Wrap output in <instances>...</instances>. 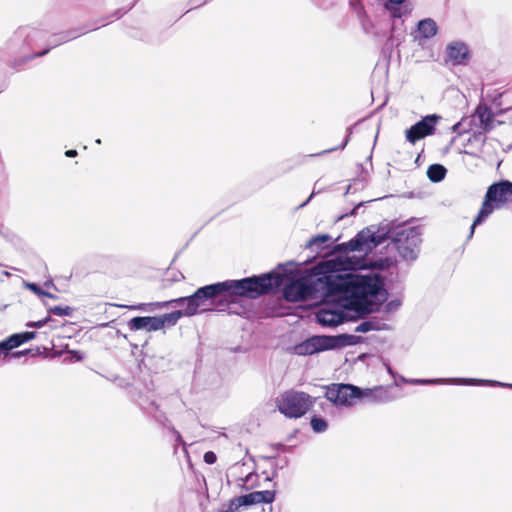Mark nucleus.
Instances as JSON below:
<instances>
[{
  "label": "nucleus",
  "instance_id": "nucleus-2",
  "mask_svg": "<svg viewBox=\"0 0 512 512\" xmlns=\"http://www.w3.org/2000/svg\"><path fill=\"white\" fill-rule=\"evenodd\" d=\"M282 278L279 274H264L262 276H254L241 280H229L201 287L188 297H180L164 302H154L149 304L138 305H117L118 307L128 308L131 310H144L146 306L150 310L162 309L172 304L185 305L184 315L193 316L197 313L212 310L219 297L228 303L229 313L239 314L237 310H233L231 305L237 296H247L255 298L261 294L268 293L274 287L281 285Z\"/></svg>",
  "mask_w": 512,
  "mask_h": 512
},
{
  "label": "nucleus",
  "instance_id": "nucleus-25",
  "mask_svg": "<svg viewBox=\"0 0 512 512\" xmlns=\"http://www.w3.org/2000/svg\"><path fill=\"white\" fill-rule=\"evenodd\" d=\"M329 240H330L329 235L321 234V235H317V236L311 238L310 241L308 242V245L310 247L315 246L317 248H322L323 244L327 243Z\"/></svg>",
  "mask_w": 512,
  "mask_h": 512
},
{
  "label": "nucleus",
  "instance_id": "nucleus-38",
  "mask_svg": "<svg viewBox=\"0 0 512 512\" xmlns=\"http://www.w3.org/2000/svg\"><path fill=\"white\" fill-rule=\"evenodd\" d=\"M48 51H49V50L47 49V50H45V51H43V52H41V53L36 54L35 56H43V55H45Z\"/></svg>",
  "mask_w": 512,
  "mask_h": 512
},
{
  "label": "nucleus",
  "instance_id": "nucleus-31",
  "mask_svg": "<svg viewBox=\"0 0 512 512\" xmlns=\"http://www.w3.org/2000/svg\"><path fill=\"white\" fill-rule=\"evenodd\" d=\"M350 134H351V128H348L347 130V136L345 138V140L343 141V143L339 146L340 149H344L346 147V145L348 144L349 142V137H350Z\"/></svg>",
  "mask_w": 512,
  "mask_h": 512
},
{
  "label": "nucleus",
  "instance_id": "nucleus-23",
  "mask_svg": "<svg viewBox=\"0 0 512 512\" xmlns=\"http://www.w3.org/2000/svg\"><path fill=\"white\" fill-rule=\"evenodd\" d=\"M258 479V475L255 473H248L244 478H240L237 483L238 486L243 487L245 489H252L256 487L258 484L256 480Z\"/></svg>",
  "mask_w": 512,
  "mask_h": 512
},
{
  "label": "nucleus",
  "instance_id": "nucleus-5",
  "mask_svg": "<svg viewBox=\"0 0 512 512\" xmlns=\"http://www.w3.org/2000/svg\"><path fill=\"white\" fill-rule=\"evenodd\" d=\"M313 404L312 397L301 391H285L276 398L278 410L288 418L302 417Z\"/></svg>",
  "mask_w": 512,
  "mask_h": 512
},
{
  "label": "nucleus",
  "instance_id": "nucleus-32",
  "mask_svg": "<svg viewBox=\"0 0 512 512\" xmlns=\"http://www.w3.org/2000/svg\"><path fill=\"white\" fill-rule=\"evenodd\" d=\"M173 433H174V435H175V437H176V441H177L178 443L182 444L183 446H185V443H184V441H183L182 436L180 435V433H179L178 431H176V430H174V431H173Z\"/></svg>",
  "mask_w": 512,
  "mask_h": 512
},
{
  "label": "nucleus",
  "instance_id": "nucleus-39",
  "mask_svg": "<svg viewBox=\"0 0 512 512\" xmlns=\"http://www.w3.org/2000/svg\"><path fill=\"white\" fill-rule=\"evenodd\" d=\"M335 149L336 148L328 149V150L323 151V153H328V152L334 151Z\"/></svg>",
  "mask_w": 512,
  "mask_h": 512
},
{
  "label": "nucleus",
  "instance_id": "nucleus-24",
  "mask_svg": "<svg viewBox=\"0 0 512 512\" xmlns=\"http://www.w3.org/2000/svg\"><path fill=\"white\" fill-rule=\"evenodd\" d=\"M310 423L313 431L316 433H322L326 431L328 427L327 422L320 417H313Z\"/></svg>",
  "mask_w": 512,
  "mask_h": 512
},
{
  "label": "nucleus",
  "instance_id": "nucleus-16",
  "mask_svg": "<svg viewBox=\"0 0 512 512\" xmlns=\"http://www.w3.org/2000/svg\"><path fill=\"white\" fill-rule=\"evenodd\" d=\"M411 384H436V383H456V384H475V383H483L489 385H497L503 387L512 388V384H505L498 381L492 380H475V379H434V380H420V379H412L408 381Z\"/></svg>",
  "mask_w": 512,
  "mask_h": 512
},
{
  "label": "nucleus",
  "instance_id": "nucleus-28",
  "mask_svg": "<svg viewBox=\"0 0 512 512\" xmlns=\"http://www.w3.org/2000/svg\"><path fill=\"white\" fill-rule=\"evenodd\" d=\"M49 321H51V317H46L39 321L29 322L27 323V327L29 328H42L45 324H47Z\"/></svg>",
  "mask_w": 512,
  "mask_h": 512
},
{
  "label": "nucleus",
  "instance_id": "nucleus-35",
  "mask_svg": "<svg viewBox=\"0 0 512 512\" xmlns=\"http://www.w3.org/2000/svg\"><path fill=\"white\" fill-rule=\"evenodd\" d=\"M65 154L67 157H75L77 155V151L76 150H68V151H66Z\"/></svg>",
  "mask_w": 512,
  "mask_h": 512
},
{
  "label": "nucleus",
  "instance_id": "nucleus-7",
  "mask_svg": "<svg viewBox=\"0 0 512 512\" xmlns=\"http://www.w3.org/2000/svg\"><path fill=\"white\" fill-rule=\"evenodd\" d=\"M275 493L270 490L255 491L230 499L222 504L221 512H240L243 508L254 504L271 503L274 501Z\"/></svg>",
  "mask_w": 512,
  "mask_h": 512
},
{
  "label": "nucleus",
  "instance_id": "nucleus-34",
  "mask_svg": "<svg viewBox=\"0 0 512 512\" xmlns=\"http://www.w3.org/2000/svg\"><path fill=\"white\" fill-rule=\"evenodd\" d=\"M72 354L76 361H81L83 359V356L78 351H73Z\"/></svg>",
  "mask_w": 512,
  "mask_h": 512
},
{
  "label": "nucleus",
  "instance_id": "nucleus-1",
  "mask_svg": "<svg viewBox=\"0 0 512 512\" xmlns=\"http://www.w3.org/2000/svg\"><path fill=\"white\" fill-rule=\"evenodd\" d=\"M365 266L362 257L344 253L319 263L315 270L317 275H323L318 281L325 284L327 296H336L343 301L342 306L345 308L370 312L373 298L381 289L379 278L372 274L348 272Z\"/></svg>",
  "mask_w": 512,
  "mask_h": 512
},
{
  "label": "nucleus",
  "instance_id": "nucleus-19",
  "mask_svg": "<svg viewBox=\"0 0 512 512\" xmlns=\"http://www.w3.org/2000/svg\"><path fill=\"white\" fill-rule=\"evenodd\" d=\"M362 392H370L368 394L363 395V399H367L371 403H380L389 400L387 391L384 390L382 387H376L373 389L365 388L362 389Z\"/></svg>",
  "mask_w": 512,
  "mask_h": 512
},
{
  "label": "nucleus",
  "instance_id": "nucleus-17",
  "mask_svg": "<svg viewBox=\"0 0 512 512\" xmlns=\"http://www.w3.org/2000/svg\"><path fill=\"white\" fill-rule=\"evenodd\" d=\"M495 114L491 111V109L484 105L479 104L472 115L473 120L479 121V126L484 131H489L496 126V121L494 120Z\"/></svg>",
  "mask_w": 512,
  "mask_h": 512
},
{
  "label": "nucleus",
  "instance_id": "nucleus-30",
  "mask_svg": "<svg viewBox=\"0 0 512 512\" xmlns=\"http://www.w3.org/2000/svg\"><path fill=\"white\" fill-rule=\"evenodd\" d=\"M462 125H463V123H462V122H458V123H456L455 125H453V127H452L453 132H457V133H459V134H461L462 132H464V131H465V129H462Z\"/></svg>",
  "mask_w": 512,
  "mask_h": 512
},
{
  "label": "nucleus",
  "instance_id": "nucleus-11",
  "mask_svg": "<svg viewBox=\"0 0 512 512\" xmlns=\"http://www.w3.org/2000/svg\"><path fill=\"white\" fill-rule=\"evenodd\" d=\"M337 346L332 336H313L294 347L297 355L306 356L333 349Z\"/></svg>",
  "mask_w": 512,
  "mask_h": 512
},
{
  "label": "nucleus",
  "instance_id": "nucleus-14",
  "mask_svg": "<svg viewBox=\"0 0 512 512\" xmlns=\"http://www.w3.org/2000/svg\"><path fill=\"white\" fill-rule=\"evenodd\" d=\"M469 56V49L464 42L454 41L446 46L447 62L452 65H462Z\"/></svg>",
  "mask_w": 512,
  "mask_h": 512
},
{
  "label": "nucleus",
  "instance_id": "nucleus-10",
  "mask_svg": "<svg viewBox=\"0 0 512 512\" xmlns=\"http://www.w3.org/2000/svg\"><path fill=\"white\" fill-rule=\"evenodd\" d=\"M440 119L441 117L436 114L423 117L420 121L405 131L406 140L411 144H415L417 141L433 135Z\"/></svg>",
  "mask_w": 512,
  "mask_h": 512
},
{
  "label": "nucleus",
  "instance_id": "nucleus-3",
  "mask_svg": "<svg viewBox=\"0 0 512 512\" xmlns=\"http://www.w3.org/2000/svg\"><path fill=\"white\" fill-rule=\"evenodd\" d=\"M509 202H512V182L505 180L489 186L481 209L471 225L469 238H472L477 225L484 222L496 208Z\"/></svg>",
  "mask_w": 512,
  "mask_h": 512
},
{
  "label": "nucleus",
  "instance_id": "nucleus-6",
  "mask_svg": "<svg viewBox=\"0 0 512 512\" xmlns=\"http://www.w3.org/2000/svg\"><path fill=\"white\" fill-rule=\"evenodd\" d=\"M362 389L351 384H331L326 388L325 397L337 406L350 407L363 399Z\"/></svg>",
  "mask_w": 512,
  "mask_h": 512
},
{
  "label": "nucleus",
  "instance_id": "nucleus-12",
  "mask_svg": "<svg viewBox=\"0 0 512 512\" xmlns=\"http://www.w3.org/2000/svg\"><path fill=\"white\" fill-rule=\"evenodd\" d=\"M314 292L310 281L305 278L297 279L284 288V297L291 302L306 300Z\"/></svg>",
  "mask_w": 512,
  "mask_h": 512
},
{
  "label": "nucleus",
  "instance_id": "nucleus-33",
  "mask_svg": "<svg viewBox=\"0 0 512 512\" xmlns=\"http://www.w3.org/2000/svg\"><path fill=\"white\" fill-rule=\"evenodd\" d=\"M73 37H74V36H71V37H70V36L63 35V36H61L60 41H59V42H57V43H55V44H54V46L58 45V44H59V43H61V42H66V41H68L69 39H71V38H73Z\"/></svg>",
  "mask_w": 512,
  "mask_h": 512
},
{
  "label": "nucleus",
  "instance_id": "nucleus-22",
  "mask_svg": "<svg viewBox=\"0 0 512 512\" xmlns=\"http://www.w3.org/2000/svg\"><path fill=\"white\" fill-rule=\"evenodd\" d=\"M184 315V310H177L171 313L164 314L162 316H158V319L163 323V328L167 326H174L178 322V320Z\"/></svg>",
  "mask_w": 512,
  "mask_h": 512
},
{
  "label": "nucleus",
  "instance_id": "nucleus-21",
  "mask_svg": "<svg viewBox=\"0 0 512 512\" xmlns=\"http://www.w3.org/2000/svg\"><path fill=\"white\" fill-rule=\"evenodd\" d=\"M446 175V169L440 164L430 165L427 170V176L432 182H440Z\"/></svg>",
  "mask_w": 512,
  "mask_h": 512
},
{
  "label": "nucleus",
  "instance_id": "nucleus-27",
  "mask_svg": "<svg viewBox=\"0 0 512 512\" xmlns=\"http://www.w3.org/2000/svg\"><path fill=\"white\" fill-rule=\"evenodd\" d=\"M27 287L33 291L35 294L37 295H40V296H47V297H50V298H55V296L53 294H50V293H47V292H44L37 284L35 283H29L27 284Z\"/></svg>",
  "mask_w": 512,
  "mask_h": 512
},
{
  "label": "nucleus",
  "instance_id": "nucleus-26",
  "mask_svg": "<svg viewBox=\"0 0 512 512\" xmlns=\"http://www.w3.org/2000/svg\"><path fill=\"white\" fill-rule=\"evenodd\" d=\"M49 313L57 315V316H70L73 312V309L69 306H54L49 308Z\"/></svg>",
  "mask_w": 512,
  "mask_h": 512
},
{
  "label": "nucleus",
  "instance_id": "nucleus-36",
  "mask_svg": "<svg viewBox=\"0 0 512 512\" xmlns=\"http://www.w3.org/2000/svg\"><path fill=\"white\" fill-rule=\"evenodd\" d=\"M406 0H389V2L393 3V4H397V5H400L402 3H404Z\"/></svg>",
  "mask_w": 512,
  "mask_h": 512
},
{
  "label": "nucleus",
  "instance_id": "nucleus-15",
  "mask_svg": "<svg viewBox=\"0 0 512 512\" xmlns=\"http://www.w3.org/2000/svg\"><path fill=\"white\" fill-rule=\"evenodd\" d=\"M131 331H157L163 328V323L157 316L134 317L128 322Z\"/></svg>",
  "mask_w": 512,
  "mask_h": 512
},
{
  "label": "nucleus",
  "instance_id": "nucleus-4",
  "mask_svg": "<svg viewBox=\"0 0 512 512\" xmlns=\"http://www.w3.org/2000/svg\"><path fill=\"white\" fill-rule=\"evenodd\" d=\"M391 238L394 248L403 260L413 261L417 258L421 243V231L418 227H399Z\"/></svg>",
  "mask_w": 512,
  "mask_h": 512
},
{
  "label": "nucleus",
  "instance_id": "nucleus-18",
  "mask_svg": "<svg viewBox=\"0 0 512 512\" xmlns=\"http://www.w3.org/2000/svg\"><path fill=\"white\" fill-rule=\"evenodd\" d=\"M417 30L421 37L429 39L437 34L438 27L433 19L426 18L419 21Z\"/></svg>",
  "mask_w": 512,
  "mask_h": 512
},
{
  "label": "nucleus",
  "instance_id": "nucleus-37",
  "mask_svg": "<svg viewBox=\"0 0 512 512\" xmlns=\"http://www.w3.org/2000/svg\"><path fill=\"white\" fill-rule=\"evenodd\" d=\"M313 195H314V193H312V194L310 195V197H309V198H308V199H307L303 204H301V205H300V207H304V206H306V204L311 200V198L313 197Z\"/></svg>",
  "mask_w": 512,
  "mask_h": 512
},
{
  "label": "nucleus",
  "instance_id": "nucleus-29",
  "mask_svg": "<svg viewBox=\"0 0 512 512\" xmlns=\"http://www.w3.org/2000/svg\"><path fill=\"white\" fill-rule=\"evenodd\" d=\"M217 460L216 454L212 451H208L204 454V461L207 464H214Z\"/></svg>",
  "mask_w": 512,
  "mask_h": 512
},
{
  "label": "nucleus",
  "instance_id": "nucleus-13",
  "mask_svg": "<svg viewBox=\"0 0 512 512\" xmlns=\"http://www.w3.org/2000/svg\"><path fill=\"white\" fill-rule=\"evenodd\" d=\"M316 319L322 326L335 327L343 323L345 315L342 310L325 305L317 311Z\"/></svg>",
  "mask_w": 512,
  "mask_h": 512
},
{
  "label": "nucleus",
  "instance_id": "nucleus-20",
  "mask_svg": "<svg viewBox=\"0 0 512 512\" xmlns=\"http://www.w3.org/2000/svg\"><path fill=\"white\" fill-rule=\"evenodd\" d=\"M387 329V325L385 323H382L378 320H368V321H364V322H361L359 325L356 326L355 328V332H359V333H366V332H369V331H374V330H385Z\"/></svg>",
  "mask_w": 512,
  "mask_h": 512
},
{
  "label": "nucleus",
  "instance_id": "nucleus-9",
  "mask_svg": "<svg viewBox=\"0 0 512 512\" xmlns=\"http://www.w3.org/2000/svg\"><path fill=\"white\" fill-rule=\"evenodd\" d=\"M36 337L35 332H22L13 334L6 340L0 342V361L8 362L12 358H20L28 353V350L11 352L12 349L19 347Z\"/></svg>",
  "mask_w": 512,
  "mask_h": 512
},
{
  "label": "nucleus",
  "instance_id": "nucleus-41",
  "mask_svg": "<svg viewBox=\"0 0 512 512\" xmlns=\"http://www.w3.org/2000/svg\"><path fill=\"white\" fill-rule=\"evenodd\" d=\"M96 143L100 144V143H101V140H100V139H97V140H96Z\"/></svg>",
  "mask_w": 512,
  "mask_h": 512
},
{
  "label": "nucleus",
  "instance_id": "nucleus-8",
  "mask_svg": "<svg viewBox=\"0 0 512 512\" xmlns=\"http://www.w3.org/2000/svg\"><path fill=\"white\" fill-rule=\"evenodd\" d=\"M385 238L386 232L383 229L376 231L373 228H367L347 243V249L349 252H366L381 244Z\"/></svg>",
  "mask_w": 512,
  "mask_h": 512
},
{
  "label": "nucleus",
  "instance_id": "nucleus-40",
  "mask_svg": "<svg viewBox=\"0 0 512 512\" xmlns=\"http://www.w3.org/2000/svg\"><path fill=\"white\" fill-rule=\"evenodd\" d=\"M3 274H4L5 276H9V275H10V273H9V272H7V271H3Z\"/></svg>",
  "mask_w": 512,
  "mask_h": 512
}]
</instances>
